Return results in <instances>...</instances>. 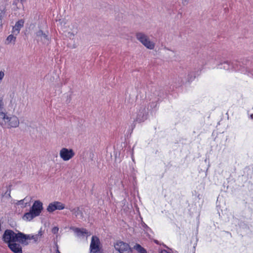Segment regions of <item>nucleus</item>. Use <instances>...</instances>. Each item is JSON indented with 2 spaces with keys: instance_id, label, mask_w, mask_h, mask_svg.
Returning <instances> with one entry per match:
<instances>
[{
  "instance_id": "nucleus-1",
  "label": "nucleus",
  "mask_w": 253,
  "mask_h": 253,
  "mask_svg": "<svg viewBox=\"0 0 253 253\" xmlns=\"http://www.w3.org/2000/svg\"><path fill=\"white\" fill-rule=\"evenodd\" d=\"M250 64V62L246 59H243L242 61L226 60L217 63V68L229 71H239L243 74L251 72L253 74V71L249 67Z\"/></svg>"
},
{
  "instance_id": "nucleus-2",
  "label": "nucleus",
  "mask_w": 253,
  "mask_h": 253,
  "mask_svg": "<svg viewBox=\"0 0 253 253\" xmlns=\"http://www.w3.org/2000/svg\"><path fill=\"white\" fill-rule=\"evenodd\" d=\"M19 120L15 115L0 112V125L5 128H16L19 126Z\"/></svg>"
},
{
  "instance_id": "nucleus-3",
  "label": "nucleus",
  "mask_w": 253,
  "mask_h": 253,
  "mask_svg": "<svg viewBox=\"0 0 253 253\" xmlns=\"http://www.w3.org/2000/svg\"><path fill=\"white\" fill-rule=\"evenodd\" d=\"M43 210V204L39 200L35 201L29 211L26 212L22 216V219L26 221H31L34 218L39 216Z\"/></svg>"
},
{
  "instance_id": "nucleus-4",
  "label": "nucleus",
  "mask_w": 253,
  "mask_h": 253,
  "mask_svg": "<svg viewBox=\"0 0 253 253\" xmlns=\"http://www.w3.org/2000/svg\"><path fill=\"white\" fill-rule=\"evenodd\" d=\"M151 91L152 94L150 95L151 97H150V107L152 109H155L157 106L158 102L164 97V93L160 87L155 86L152 87Z\"/></svg>"
},
{
  "instance_id": "nucleus-5",
  "label": "nucleus",
  "mask_w": 253,
  "mask_h": 253,
  "mask_svg": "<svg viewBox=\"0 0 253 253\" xmlns=\"http://www.w3.org/2000/svg\"><path fill=\"white\" fill-rule=\"evenodd\" d=\"M202 70V67L198 68V69H194V70H188L187 75L185 74H181L179 77V79L180 82L179 83L180 85L186 84L187 83H190L192 82L196 77L199 75V73Z\"/></svg>"
},
{
  "instance_id": "nucleus-6",
  "label": "nucleus",
  "mask_w": 253,
  "mask_h": 253,
  "mask_svg": "<svg viewBox=\"0 0 253 253\" xmlns=\"http://www.w3.org/2000/svg\"><path fill=\"white\" fill-rule=\"evenodd\" d=\"M136 38L143 45L149 49H153L155 43L150 41L147 35L143 33L139 32L136 34Z\"/></svg>"
},
{
  "instance_id": "nucleus-7",
  "label": "nucleus",
  "mask_w": 253,
  "mask_h": 253,
  "mask_svg": "<svg viewBox=\"0 0 253 253\" xmlns=\"http://www.w3.org/2000/svg\"><path fill=\"white\" fill-rule=\"evenodd\" d=\"M148 109H146L145 105H142L137 109L135 121L140 123L147 120L148 115Z\"/></svg>"
},
{
  "instance_id": "nucleus-8",
  "label": "nucleus",
  "mask_w": 253,
  "mask_h": 253,
  "mask_svg": "<svg viewBox=\"0 0 253 253\" xmlns=\"http://www.w3.org/2000/svg\"><path fill=\"white\" fill-rule=\"evenodd\" d=\"M90 253H102L100 241L98 237L92 236L89 247Z\"/></svg>"
},
{
  "instance_id": "nucleus-9",
  "label": "nucleus",
  "mask_w": 253,
  "mask_h": 253,
  "mask_svg": "<svg viewBox=\"0 0 253 253\" xmlns=\"http://www.w3.org/2000/svg\"><path fill=\"white\" fill-rule=\"evenodd\" d=\"M16 233L12 230L6 229L4 231L2 235V241L6 244H11L16 242Z\"/></svg>"
},
{
  "instance_id": "nucleus-10",
  "label": "nucleus",
  "mask_w": 253,
  "mask_h": 253,
  "mask_svg": "<svg viewBox=\"0 0 253 253\" xmlns=\"http://www.w3.org/2000/svg\"><path fill=\"white\" fill-rule=\"evenodd\" d=\"M114 248L120 253H132L133 251L129 244L121 241H117L114 244Z\"/></svg>"
},
{
  "instance_id": "nucleus-11",
  "label": "nucleus",
  "mask_w": 253,
  "mask_h": 253,
  "mask_svg": "<svg viewBox=\"0 0 253 253\" xmlns=\"http://www.w3.org/2000/svg\"><path fill=\"white\" fill-rule=\"evenodd\" d=\"M16 242L19 243L21 245L27 246L29 243V235L24 234L19 231H16Z\"/></svg>"
},
{
  "instance_id": "nucleus-12",
  "label": "nucleus",
  "mask_w": 253,
  "mask_h": 253,
  "mask_svg": "<svg viewBox=\"0 0 253 253\" xmlns=\"http://www.w3.org/2000/svg\"><path fill=\"white\" fill-rule=\"evenodd\" d=\"M59 155L64 161H67L74 156L75 153L72 149L63 148L60 151Z\"/></svg>"
},
{
  "instance_id": "nucleus-13",
  "label": "nucleus",
  "mask_w": 253,
  "mask_h": 253,
  "mask_svg": "<svg viewBox=\"0 0 253 253\" xmlns=\"http://www.w3.org/2000/svg\"><path fill=\"white\" fill-rule=\"evenodd\" d=\"M36 39L38 42H41L45 44L48 43L49 41L48 32L44 33L41 30H39L36 33Z\"/></svg>"
},
{
  "instance_id": "nucleus-14",
  "label": "nucleus",
  "mask_w": 253,
  "mask_h": 253,
  "mask_svg": "<svg viewBox=\"0 0 253 253\" xmlns=\"http://www.w3.org/2000/svg\"><path fill=\"white\" fill-rule=\"evenodd\" d=\"M8 247L13 253H22V245L16 242L8 244Z\"/></svg>"
},
{
  "instance_id": "nucleus-15",
  "label": "nucleus",
  "mask_w": 253,
  "mask_h": 253,
  "mask_svg": "<svg viewBox=\"0 0 253 253\" xmlns=\"http://www.w3.org/2000/svg\"><path fill=\"white\" fill-rule=\"evenodd\" d=\"M69 210L76 217H78L80 219H83L84 218V214L83 211L80 209V207L70 208Z\"/></svg>"
},
{
  "instance_id": "nucleus-16",
  "label": "nucleus",
  "mask_w": 253,
  "mask_h": 253,
  "mask_svg": "<svg viewBox=\"0 0 253 253\" xmlns=\"http://www.w3.org/2000/svg\"><path fill=\"white\" fill-rule=\"evenodd\" d=\"M24 21L21 19L16 22L15 26L13 27V33L18 34L21 28L24 26Z\"/></svg>"
},
{
  "instance_id": "nucleus-17",
  "label": "nucleus",
  "mask_w": 253,
  "mask_h": 253,
  "mask_svg": "<svg viewBox=\"0 0 253 253\" xmlns=\"http://www.w3.org/2000/svg\"><path fill=\"white\" fill-rule=\"evenodd\" d=\"M74 230L79 237L84 236L85 235L89 236L88 232L85 229L75 228Z\"/></svg>"
},
{
  "instance_id": "nucleus-18",
  "label": "nucleus",
  "mask_w": 253,
  "mask_h": 253,
  "mask_svg": "<svg viewBox=\"0 0 253 253\" xmlns=\"http://www.w3.org/2000/svg\"><path fill=\"white\" fill-rule=\"evenodd\" d=\"M46 210L49 212H52L54 211L55 210H57L56 205H55V202H53L52 203H50L48 205Z\"/></svg>"
},
{
  "instance_id": "nucleus-19",
  "label": "nucleus",
  "mask_w": 253,
  "mask_h": 253,
  "mask_svg": "<svg viewBox=\"0 0 253 253\" xmlns=\"http://www.w3.org/2000/svg\"><path fill=\"white\" fill-rule=\"evenodd\" d=\"M139 253H147V251L140 245L136 244L133 247Z\"/></svg>"
},
{
  "instance_id": "nucleus-20",
  "label": "nucleus",
  "mask_w": 253,
  "mask_h": 253,
  "mask_svg": "<svg viewBox=\"0 0 253 253\" xmlns=\"http://www.w3.org/2000/svg\"><path fill=\"white\" fill-rule=\"evenodd\" d=\"M16 41V37L14 36L13 35H9L6 40V43L8 44L10 42H13L14 43Z\"/></svg>"
},
{
  "instance_id": "nucleus-21",
  "label": "nucleus",
  "mask_w": 253,
  "mask_h": 253,
  "mask_svg": "<svg viewBox=\"0 0 253 253\" xmlns=\"http://www.w3.org/2000/svg\"><path fill=\"white\" fill-rule=\"evenodd\" d=\"M55 205L57 210H62L65 209V205L61 202L55 201Z\"/></svg>"
},
{
  "instance_id": "nucleus-22",
  "label": "nucleus",
  "mask_w": 253,
  "mask_h": 253,
  "mask_svg": "<svg viewBox=\"0 0 253 253\" xmlns=\"http://www.w3.org/2000/svg\"><path fill=\"white\" fill-rule=\"evenodd\" d=\"M29 241L31 240H33L34 242H37L39 238V235H32V234H29Z\"/></svg>"
},
{
  "instance_id": "nucleus-23",
  "label": "nucleus",
  "mask_w": 253,
  "mask_h": 253,
  "mask_svg": "<svg viewBox=\"0 0 253 253\" xmlns=\"http://www.w3.org/2000/svg\"><path fill=\"white\" fill-rule=\"evenodd\" d=\"M10 192H11V189L10 188H9L8 189H7L6 191L5 192L4 196L5 197H6L7 198H8V199L10 198H11Z\"/></svg>"
},
{
  "instance_id": "nucleus-24",
  "label": "nucleus",
  "mask_w": 253,
  "mask_h": 253,
  "mask_svg": "<svg viewBox=\"0 0 253 253\" xmlns=\"http://www.w3.org/2000/svg\"><path fill=\"white\" fill-rule=\"evenodd\" d=\"M141 224L142 227L144 228V230H145L147 232L151 231V228H150L144 222L142 223Z\"/></svg>"
},
{
  "instance_id": "nucleus-25",
  "label": "nucleus",
  "mask_w": 253,
  "mask_h": 253,
  "mask_svg": "<svg viewBox=\"0 0 253 253\" xmlns=\"http://www.w3.org/2000/svg\"><path fill=\"white\" fill-rule=\"evenodd\" d=\"M59 230L58 227L55 226L52 229V233L54 234H56L58 233Z\"/></svg>"
},
{
  "instance_id": "nucleus-26",
  "label": "nucleus",
  "mask_w": 253,
  "mask_h": 253,
  "mask_svg": "<svg viewBox=\"0 0 253 253\" xmlns=\"http://www.w3.org/2000/svg\"><path fill=\"white\" fill-rule=\"evenodd\" d=\"M4 73L3 71H0V81H1L4 77Z\"/></svg>"
},
{
  "instance_id": "nucleus-27",
  "label": "nucleus",
  "mask_w": 253,
  "mask_h": 253,
  "mask_svg": "<svg viewBox=\"0 0 253 253\" xmlns=\"http://www.w3.org/2000/svg\"><path fill=\"white\" fill-rule=\"evenodd\" d=\"M160 253H169V252H168V251H167V250H162L161 251Z\"/></svg>"
},
{
  "instance_id": "nucleus-28",
  "label": "nucleus",
  "mask_w": 253,
  "mask_h": 253,
  "mask_svg": "<svg viewBox=\"0 0 253 253\" xmlns=\"http://www.w3.org/2000/svg\"><path fill=\"white\" fill-rule=\"evenodd\" d=\"M42 231L41 230H40L39 231V233L38 234H37V235H39V238L41 237L42 235Z\"/></svg>"
},
{
  "instance_id": "nucleus-29",
  "label": "nucleus",
  "mask_w": 253,
  "mask_h": 253,
  "mask_svg": "<svg viewBox=\"0 0 253 253\" xmlns=\"http://www.w3.org/2000/svg\"><path fill=\"white\" fill-rule=\"evenodd\" d=\"M182 0V3L183 4H187L188 1L187 0Z\"/></svg>"
},
{
  "instance_id": "nucleus-30",
  "label": "nucleus",
  "mask_w": 253,
  "mask_h": 253,
  "mask_svg": "<svg viewBox=\"0 0 253 253\" xmlns=\"http://www.w3.org/2000/svg\"><path fill=\"white\" fill-rule=\"evenodd\" d=\"M250 118L253 120V114H251L250 115Z\"/></svg>"
},
{
  "instance_id": "nucleus-31",
  "label": "nucleus",
  "mask_w": 253,
  "mask_h": 253,
  "mask_svg": "<svg viewBox=\"0 0 253 253\" xmlns=\"http://www.w3.org/2000/svg\"><path fill=\"white\" fill-rule=\"evenodd\" d=\"M19 204H22L23 202V200H21L19 201Z\"/></svg>"
},
{
  "instance_id": "nucleus-32",
  "label": "nucleus",
  "mask_w": 253,
  "mask_h": 253,
  "mask_svg": "<svg viewBox=\"0 0 253 253\" xmlns=\"http://www.w3.org/2000/svg\"><path fill=\"white\" fill-rule=\"evenodd\" d=\"M21 1V2H23L25 1H26V0H20Z\"/></svg>"
},
{
  "instance_id": "nucleus-33",
  "label": "nucleus",
  "mask_w": 253,
  "mask_h": 253,
  "mask_svg": "<svg viewBox=\"0 0 253 253\" xmlns=\"http://www.w3.org/2000/svg\"><path fill=\"white\" fill-rule=\"evenodd\" d=\"M57 253H61L59 252V251L58 250H57Z\"/></svg>"
}]
</instances>
